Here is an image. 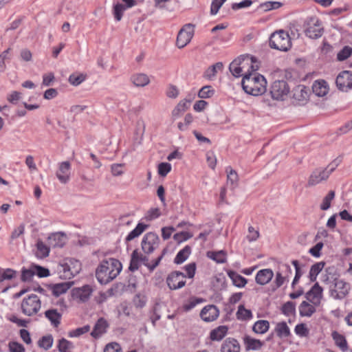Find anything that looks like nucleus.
<instances>
[{
	"mask_svg": "<svg viewBox=\"0 0 352 352\" xmlns=\"http://www.w3.org/2000/svg\"><path fill=\"white\" fill-rule=\"evenodd\" d=\"M122 269V263L118 259L113 258L104 259L96 270V276L100 284L106 285L115 279Z\"/></svg>",
	"mask_w": 352,
	"mask_h": 352,
	"instance_id": "f257e3e1",
	"label": "nucleus"
},
{
	"mask_svg": "<svg viewBox=\"0 0 352 352\" xmlns=\"http://www.w3.org/2000/svg\"><path fill=\"white\" fill-rule=\"evenodd\" d=\"M241 85L247 94L252 96L262 95L267 90V81L264 76L254 72L244 75Z\"/></svg>",
	"mask_w": 352,
	"mask_h": 352,
	"instance_id": "f03ea898",
	"label": "nucleus"
},
{
	"mask_svg": "<svg viewBox=\"0 0 352 352\" xmlns=\"http://www.w3.org/2000/svg\"><path fill=\"white\" fill-rule=\"evenodd\" d=\"M254 57L248 54L241 55L234 59L229 66V69L232 74L235 77L244 76L245 74L250 73V68L252 72H256L258 69L257 65H254Z\"/></svg>",
	"mask_w": 352,
	"mask_h": 352,
	"instance_id": "7ed1b4c3",
	"label": "nucleus"
},
{
	"mask_svg": "<svg viewBox=\"0 0 352 352\" xmlns=\"http://www.w3.org/2000/svg\"><path fill=\"white\" fill-rule=\"evenodd\" d=\"M81 270V263L74 258H67L58 266L57 272L59 278L63 280H69L79 274Z\"/></svg>",
	"mask_w": 352,
	"mask_h": 352,
	"instance_id": "20e7f679",
	"label": "nucleus"
},
{
	"mask_svg": "<svg viewBox=\"0 0 352 352\" xmlns=\"http://www.w3.org/2000/svg\"><path fill=\"white\" fill-rule=\"evenodd\" d=\"M270 46L280 51L287 52L292 47V41L287 32L280 30L272 34Z\"/></svg>",
	"mask_w": 352,
	"mask_h": 352,
	"instance_id": "39448f33",
	"label": "nucleus"
},
{
	"mask_svg": "<svg viewBox=\"0 0 352 352\" xmlns=\"http://www.w3.org/2000/svg\"><path fill=\"white\" fill-rule=\"evenodd\" d=\"M41 308V302L36 294L24 298L21 303L22 313L27 316L36 315Z\"/></svg>",
	"mask_w": 352,
	"mask_h": 352,
	"instance_id": "423d86ee",
	"label": "nucleus"
},
{
	"mask_svg": "<svg viewBox=\"0 0 352 352\" xmlns=\"http://www.w3.org/2000/svg\"><path fill=\"white\" fill-rule=\"evenodd\" d=\"M305 34L310 38L317 39L322 36L324 28L321 21L317 17H310L306 21Z\"/></svg>",
	"mask_w": 352,
	"mask_h": 352,
	"instance_id": "0eeeda50",
	"label": "nucleus"
},
{
	"mask_svg": "<svg viewBox=\"0 0 352 352\" xmlns=\"http://www.w3.org/2000/svg\"><path fill=\"white\" fill-rule=\"evenodd\" d=\"M289 87L285 80L274 81L270 89L272 98L276 100H285L289 93Z\"/></svg>",
	"mask_w": 352,
	"mask_h": 352,
	"instance_id": "6e6552de",
	"label": "nucleus"
},
{
	"mask_svg": "<svg viewBox=\"0 0 352 352\" xmlns=\"http://www.w3.org/2000/svg\"><path fill=\"white\" fill-rule=\"evenodd\" d=\"M310 90L303 85L296 86L291 92L292 102L294 105H304L308 100Z\"/></svg>",
	"mask_w": 352,
	"mask_h": 352,
	"instance_id": "1a4fd4ad",
	"label": "nucleus"
},
{
	"mask_svg": "<svg viewBox=\"0 0 352 352\" xmlns=\"http://www.w3.org/2000/svg\"><path fill=\"white\" fill-rule=\"evenodd\" d=\"M194 25L187 23L179 31L176 40L179 48H183L190 43L194 35Z\"/></svg>",
	"mask_w": 352,
	"mask_h": 352,
	"instance_id": "9d476101",
	"label": "nucleus"
},
{
	"mask_svg": "<svg viewBox=\"0 0 352 352\" xmlns=\"http://www.w3.org/2000/svg\"><path fill=\"white\" fill-rule=\"evenodd\" d=\"M349 283L342 279L336 278L333 283V287L330 289V295L334 299L342 300L349 294Z\"/></svg>",
	"mask_w": 352,
	"mask_h": 352,
	"instance_id": "9b49d317",
	"label": "nucleus"
},
{
	"mask_svg": "<svg viewBox=\"0 0 352 352\" xmlns=\"http://www.w3.org/2000/svg\"><path fill=\"white\" fill-rule=\"evenodd\" d=\"M160 238L154 232L146 233L142 241V249L145 254H150L159 247Z\"/></svg>",
	"mask_w": 352,
	"mask_h": 352,
	"instance_id": "f8f14e48",
	"label": "nucleus"
},
{
	"mask_svg": "<svg viewBox=\"0 0 352 352\" xmlns=\"http://www.w3.org/2000/svg\"><path fill=\"white\" fill-rule=\"evenodd\" d=\"M186 275L181 272L174 271L168 274L166 283L171 290H175L184 287L186 284Z\"/></svg>",
	"mask_w": 352,
	"mask_h": 352,
	"instance_id": "ddd939ff",
	"label": "nucleus"
},
{
	"mask_svg": "<svg viewBox=\"0 0 352 352\" xmlns=\"http://www.w3.org/2000/svg\"><path fill=\"white\" fill-rule=\"evenodd\" d=\"M337 87L342 91L352 89V72L343 71L339 74L336 80Z\"/></svg>",
	"mask_w": 352,
	"mask_h": 352,
	"instance_id": "4468645a",
	"label": "nucleus"
},
{
	"mask_svg": "<svg viewBox=\"0 0 352 352\" xmlns=\"http://www.w3.org/2000/svg\"><path fill=\"white\" fill-rule=\"evenodd\" d=\"M322 292L323 289L318 283H316L311 289L305 294V298L314 305L318 306L322 298Z\"/></svg>",
	"mask_w": 352,
	"mask_h": 352,
	"instance_id": "2eb2a0df",
	"label": "nucleus"
},
{
	"mask_svg": "<svg viewBox=\"0 0 352 352\" xmlns=\"http://www.w3.org/2000/svg\"><path fill=\"white\" fill-rule=\"evenodd\" d=\"M329 177L327 171H325L324 168H316L310 175L307 186L310 187L316 186L320 182L327 180Z\"/></svg>",
	"mask_w": 352,
	"mask_h": 352,
	"instance_id": "dca6fc26",
	"label": "nucleus"
},
{
	"mask_svg": "<svg viewBox=\"0 0 352 352\" xmlns=\"http://www.w3.org/2000/svg\"><path fill=\"white\" fill-rule=\"evenodd\" d=\"M71 164L68 161L63 162L58 164L56 175L61 184H67L70 179Z\"/></svg>",
	"mask_w": 352,
	"mask_h": 352,
	"instance_id": "f3484780",
	"label": "nucleus"
},
{
	"mask_svg": "<svg viewBox=\"0 0 352 352\" xmlns=\"http://www.w3.org/2000/svg\"><path fill=\"white\" fill-rule=\"evenodd\" d=\"M219 316V310L217 306L209 305L205 306L200 312V317L205 322H212Z\"/></svg>",
	"mask_w": 352,
	"mask_h": 352,
	"instance_id": "a211bd4d",
	"label": "nucleus"
},
{
	"mask_svg": "<svg viewBox=\"0 0 352 352\" xmlns=\"http://www.w3.org/2000/svg\"><path fill=\"white\" fill-rule=\"evenodd\" d=\"M220 351L221 352H240L241 346L237 340L228 338L223 342Z\"/></svg>",
	"mask_w": 352,
	"mask_h": 352,
	"instance_id": "6ab92c4d",
	"label": "nucleus"
},
{
	"mask_svg": "<svg viewBox=\"0 0 352 352\" xmlns=\"http://www.w3.org/2000/svg\"><path fill=\"white\" fill-rule=\"evenodd\" d=\"M328 83L322 79L314 81L312 85V91L316 96L323 97L329 92Z\"/></svg>",
	"mask_w": 352,
	"mask_h": 352,
	"instance_id": "aec40b11",
	"label": "nucleus"
},
{
	"mask_svg": "<svg viewBox=\"0 0 352 352\" xmlns=\"http://www.w3.org/2000/svg\"><path fill=\"white\" fill-rule=\"evenodd\" d=\"M273 276L274 272L271 269H263L257 272L255 280L257 284L265 285L272 279Z\"/></svg>",
	"mask_w": 352,
	"mask_h": 352,
	"instance_id": "412c9836",
	"label": "nucleus"
},
{
	"mask_svg": "<svg viewBox=\"0 0 352 352\" xmlns=\"http://www.w3.org/2000/svg\"><path fill=\"white\" fill-rule=\"evenodd\" d=\"M108 327L107 321L104 318H99L94 327L91 336L94 338H100L107 331Z\"/></svg>",
	"mask_w": 352,
	"mask_h": 352,
	"instance_id": "4be33fe9",
	"label": "nucleus"
},
{
	"mask_svg": "<svg viewBox=\"0 0 352 352\" xmlns=\"http://www.w3.org/2000/svg\"><path fill=\"white\" fill-rule=\"evenodd\" d=\"M65 235L62 232H56L52 234L47 238V243L49 245L53 248H62L65 243Z\"/></svg>",
	"mask_w": 352,
	"mask_h": 352,
	"instance_id": "5701e85b",
	"label": "nucleus"
},
{
	"mask_svg": "<svg viewBox=\"0 0 352 352\" xmlns=\"http://www.w3.org/2000/svg\"><path fill=\"white\" fill-rule=\"evenodd\" d=\"M92 293V289L88 285H84L80 288H76L73 291V295L77 298H79L80 301H87Z\"/></svg>",
	"mask_w": 352,
	"mask_h": 352,
	"instance_id": "b1692460",
	"label": "nucleus"
},
{
	"mask_svg": "<svg viewBox=\"0 0 352 352\" xmlns=\"http://www.w3.org/2000/svg\"><path fill=\"white\" fill-rule=\"evenodd\" d=\"M73 285V282H64L50 285L52 294L58 297L60 295L66 293Z\"/></svg>",
	"mask_w": 352,
	"mask_h": 352,
	"instance_id": "393cba45",
	"label": "nucleus"
},
{
	"mask_svg": "<svg viewBox=\"0 0 352 352\" xmlns=\"http://www.w3.org/2000/svg\"><path fill=\"white\" fill-rule=\"evenodd\" d=\"M243 341L245 345L246 351L258 350L263 345V342H261L260 340L252 338L249 336H245L243 338Z\"/></svg>",
	"mask_w": 352,
	"mask_h": 352,
	"instance_id": "a878e982",
	"label": "nucleus"
},
{
	"mask_svg": "<svg viewBox=\"0 0 352 352\" xmlns=\"http://www.w3.org/2000/svg\"><path fill=\"white\" fill-rule=\"evenodd\" d=\"M45 316L51 322L52 324L57 327L60 324L62 315L57 309H50L45 312Z\"/></svg>",
	"mask_w": 352,
	"mask_h": 352,
	"instance_id": "bb28decb",
	"label": "nucleus"
},
{
	"mask_svg": "<svg viewBox=\"0 0 352 352\" xmlns=\"http://www.w3.org/2000/svg\"><path fill=\"white\" fill-rule=\"evenodd\" d=\"M148 227V226L146 224L138 223L135 229L130 232L126 236L125 241L127 243L138 237L146 230Z\"/></svg>",
	"mask_w": 352,
	"mask_h": 352,
	"instance_id": "cd10ccee",
	"label": "nucleus"
},
{
	"mask_svg": "<svg viewBox=\"0 0 352 352\" xmlns=\"http://www.w3.org/2000/svg\"><path fill=\"white\" fill-rule=\"evenodd\" d=\"M228 330L227 326H219L210 331V338L214 341H219L226 336Z\"/></svg>",
	"mask_w": 352,
	"mask_h": 352,
	"instance_id": "c85d7f7f",
	"label": "nucleus"
},
{
	"mask_svg": "<svg viewBox=\"0 0 352 352\" xmlns=\"http://www.w3.org/2000/svg\"><path fill=\"white\" fill-rule=\"evenodd\" d=\"M274 331L280 338H287L291 335L290 329L285 322H278Z\"/></svg>",
	"mask_w": 352,
	"mask_h": 352,
	"instance_id": "c756f323",
	"label": "nucleus"
},
{
	"mask_svg": "<svg viewBox=\"0 0 352 352\" xmlns=\"http://www.w3.org/2000/svg\"><path fill=\"white\" fill-rule=\"evenodd\" d=\"M299 314L301 316L310 317L316 312V308L307 301H302L299 305Z\"/></svg>",
	"mask_w": 352,
	"mask_h": 352,
	"instance_id": "7c9ffc66",
	"label": "nucleus"
},
{
	"mask_svg": "<svg viewBox=\"0 0 352 352\" xmlns=\"http://www.w3.org/2000/svg\"><path fill=\"white\" fill-rule=\"evenodd\" d=\"M270 329V322L265 320H259L256 321L253 327L252 331L257 334H263Z\"/></svg>",
	"mask_w": 352,
	"mask_h": 352,
	"instance_id": "2f4dec72",
	"label": "nucleus"
},
{
	"mask_svg": "<svg viewBox=\"0 0 352 352\" xmlns=\"http://www.w3.org/2000/svg\"><path fill=\"white\" fill-rule=\"evenodd\" d=\"M131 80L136 87H144L147 85L150 82L148 77L144 74H138L133 75L131 77Z\"/></svg>",
	"mask_w": 352,
	"mask_h": 352,
	"instance_id": "473e14b6",
	"label": "nucleus"
},
{
	"mask_svg": "<svg viewBox=\"0 0 352 352\" xmlns=\"http://www.w3.org/2000/svg\"><path fill=\"white\" fill-rule=\"evenodd\" d=\"M233 284L237 287H243L247 283V279L234 271L228 273Z\"/></svg>",
	"mask_w": 352,
	"mask_h": 352,
	"instance_id": "72a5a7b5",
	"label": "nucleus"
},
{
	"mask_svg": "<svg viewBox=\"0 0 352 352\" xmlns=\"http://www.w3.org/2000/svg\"><path fill=\"white\" fill-rule=\"evenodd\" d=\"M191 253V248L189 245H186L182 250H181L176 255L174 263L176 264H182L184 263L189 256Z\"/></svg>",
	"mask_w": 352,
	"mask_h": 352,
	"instance_id": "f704fd0d",
	"label": "nucleus"
},
{
	"mask_svg": "<svg viewBox=\"0 0 352 352\" xmlns=\"http://www.w3.org/2000/svg\"><path fill=\"white\" fill-rule=\"evenodd\" d=\"M223 65L221 62H218L209 67L204 73V77L208 79H212L218 71L222 70Z\"/></svg>",
	"mask_w": 352,
	"mask_h": 352,
	"instance_id": "c9c22d12",
	"label": "nucleus"
},
{
	"mask_svg": "<svg viewBox=\"0 0 352 352\" xmlns=\"http://www.w3.org/2000/svg\"><path fill=\"white\" fill-rule=\"evenodd\" d=\"M236 315L240 320H248L253 317L251 310L245 309L243 305L239 306Z\"/></svg>",
	"mask_w": 352,
	"mask_h": 352,
	"instance_id": "e433bc0d",
	"label": "nucleus"
},
{
	"mask_svg": "<svg viewBox=\"0 0 352 352\" xmlns=\"http://www.w3.org/2000/svg\"><path fill=\"white\" fill-rule=\"evenodd\" d=\"M324 266V262H318L314 264L309 270V278L311 282H314L316 280L317 276L322 271Z\"/></svg>",
	"mask_w": 352,
	"mask_h": 352,
	"instance_id": "4c0bfd02",
	"label": "nucleus"
},
{
	"mask_svg": "<svg viewBox=\"0 0 352 352\" xmlns=\"http://www.w3.org/2000/svg\"><path fill=\"white\" fill-rule=\"evenodd\" d=\"M207 256L217 263H223L226 261V253L223 250L218 252L209 251L207 252Z\"/></svg>",
	"mask_w": 352,
	"mask_h": 352,
	"instance_id": "58836bf2",
	"label": "nucleus"
},
{
	"mask_svg": "<svg viewBox=\"0 0 352 352\" xmlns=\"http://www.w3.org/2000/svg\"><path fill=\"white\" fill-rule=\"evenodd\" d=\"M227 173V183L230 184L234 188L238 184L239 177L236 172L233 170L230 166L226 168Z\"/></svg>",
	"mask_w": 352,
	"mask_h": 352,
	"instance_id": "ea45409f",
	"label": "nucleus"
},
{
	"mask_svg": "<svg viewBox=\"0 0 352 352\" xmlns=\"http://www.w3.org/2000/svg\"><path fill=\"white\" fill-rule=\"evenodd\" d=\"M282 5V3L279 1H266L261 3L258 7V10H261L263 12H267L272 10L278 9L281 7Z\"/></svg>",
	"mask_w": 352,
	"mask_h": 352,
	"instance_id": "a19ab883",
	"label": "nucleus"
},
{
	"mask_svg": "<svg viewBox=\"0 0 352 352\" xmlns=\"http://www.w3.org/2000/svg\"><path fill=\"white\" fill-rule=\"evenodd\" d=\"M59 352H72L74 348L73 343L65 338H61L58 340L57 346Z\"/></svg>",
	"mask_w": 352,
	"mask_h": 352,
	"instance_id": "79ce46f5",
	"label": "nucleus"
},
{
	"mask_svg": "<svg viewBox=\"0 0 352 352\" xmlns=\"http://www.w3.org/2000/svg\"><path fill=\"white\" fill-rule=\"evenodd\" d=\"M37 256L45 258L48 256L50 253V248L42 241L38 240L36 243Z\"/></svg>",
	"mask_w": 352,
	"mask_h": 352,
	"instance_id": "37998d69",
	"label": "nucleus"
},
{
	"mask_svg": "<svg viewBox=\"0 0 352 352\" xmlns=\"http://www.w3.org/2000/svg\"><path fill=\"white\" fill-rule=\"evenodd\" d=\"M281 311L284 315L287 316L295 314L296 303L292 301H287V302L283 305L281 307Z\"/></svg>",
	"mask_w": 352,
	"mask_h": 352,
	"instance_id": "c03bdc74",
	"label": "nucleus"
},
{
	"mask_svg": "<svg viewBox=\"0 0 352 352\" xmlns=\"http://www.w3.org/2000/svg\"><path fill=\"white\" fill-rule=\"evenodd\" d=\"M333 339L336 342V344L340 348V349L343 351H346L347 350V342L345 338L337 332H334L333 333Z\"/></svg>",
	"mask_w": 352,
	"mask_h": 352,
	"instance_id": "a18cd8bd",
	"label": "nucleus"
},
{
	"mask_svg": "<svg viewBox=\"0 0 352 352\" xmlns=\"http://www.w3.org/2000/svg\"><path fill=\"white\" fill-rule=\"evenodd\" d=\"M335 197V192L330 190L328 194L323 198L322 202L320 204V209L322 210H327L331 207V202Z\"/></svg>",
	"mask_w": 352,
	"mask_h": 352,
	"instance_id": "49530a36",
	"label": "nucleus"
},
{
	"mask_svg": "<svg viewBox=\"0 0 352 352\" xmlns=\"http://www.w3.org/2000/svg\"><path fill=\"white\" fill-rule=\"evenodd\" d=\"M53 337L52 335L43 336L38 341V346L45 350L49 349L53 344Z\"/></svg>",
	"mask_w": 352,
	"mask_h": 352,
	"instance_id": "de8ad7c7",
	"label": "nucleus"
},
{
	"mask_svg": "<svg viewBox=\"0 0 352 352\" xmlns=\"http://www.w3.org/2000/svg\"><path fill=\"white\" fill-rule=\"evenodd\" d=\"M86 78V76L83 74H72L69 77V82L70 84L74 86L79 85L81 82H82Z\"/></svg>",
	"mask_w": 352,
	"mask_h": 352,
	"instance_id": "09e8293b",
	"label": "nucleus"
},
{
	"mask_svg": "<svg viewBox=\"0 0 352 352\" xmlns=\"http://www.w3.org/2000/svg\"><path fill=\"white\" fill-rule=\"evenodd\" d=\"M125 10L126 7L123 4L119 3L113 6V14L117 21H120L122 19L123 12Z\"/></svg>",
	"mask_w": 352,
	"mask_h": 352,
	"instance_id": "8fccbe9b",
	"label": "nucleus"
},
{
	"mask_svg": "<svg viewBox=\"0 0 352 352\" xmlns=\"http://www.w3.org/2000/svg\"><path fill=\"white\" fill-rule=\"evenodd\" d=\"M352 54V47L344 46L337 54V59L340 61L347 59Z\"/></svg>",
	"mask_w": 352,
	"mask_h": 352,
	"instance_id": "3c124183",
	"label": "nucleus"
},
{
	"mask_svg": "<svg viewBox=\"0 0 352 352\" xmlns=\"http://www.w3.org/2000/svg\"><path fill=\"white\" fill-rule=\"evenodd\" d=\"M146 297L141 294H137L133 298V303L138 309H142L146 305Z\"/></svg>",
	"mask_w": 352,
	"mask_h": 352,
	"instance_id": "603ef678",
	"label": "nucleus"
},
{
	"mask_svg": "<svg viewBox=\"0 0 352 352\" xmlns=\"http://www.w3.org/2000/svg\"><path fill=\"white\" fill-rule=\"evenodd\" d=\"M214 89H212L211 86L207 85L203 87L198 93V96L200 98H208L213 96Z\"/></svg>",
	"mask_w": 352,
	"mask_h": 352,
	"instance_id": "864d4df0",
	"label": "nucleus"
},
{
	"mask_svg": "<svg viewBox=\"0 0 352 352\" xmlns=\"http://www.w3.org/2000/svg\"><path fill=\"white\" fill-rule=\"evenodd\" d=\"M171 170V165L167 162H162L158 164V174L161 177H166Z\"/></svg>",
	"mask_w": 352,
	"mask_h": 352,
	"instance_id": "5fc2aeb1",
	"label": "nucleus"
},
{
	"mask_svg": "<svg viewBox=\"0 0 352 352\" xmlns=\"http://www.w3.org/2000/svg\"><path fill=\"white\" fill-rule=\"evenodd\" d=\"M32 268L34 270L35 274L40 278H44L50 276V270L47 268L36 265H33Z\"/></svg>",
	"mask_w": 352,
	"mask_h": 352,
	"instance_id": "6e6d98bb",
	"label": "nucleus"
},
{
	"mask_svg": "<svg viewBox=\"0 0 352 352\" xmlns=\"http://www.w3.org/2000/svg\"><path fill=\"white\" fill-rule=\"evenodd\" d=\"M342 157H338L333 160L324 169L325 171H327L329 176L336 170V168L342 162Z\"/></svg>",
	"mask_w": 352,
	"mask_h": 352,
	"instance_id": "4d7b16f0",
	"label": "nucleus"
},
{
	"mask_svg": "<svg viewBox=\"0 0 352 352\" xmlns=\"http://www.w3.org/2000/svg\"><path fill=\"white\" fill-rule=\"evenodd\" d=\"M192 236L191 234L188 232H180L173 235V239L178 243L185 241Z\"/></svg>",
	"mask_w": 352,
	"mask_h": 352,
	"instance_id": "13d9d810",
	"label": "nucleus"
},
{
	"mask_svg": "<svg viewBox=\"0 0 352 352\" xmlns=\"http://www.w3.org/2000/svg\"><path fill=\"white\" fill-rule=\"evenodd\" d=\"M90 329V327L89 325H85L82 327L77 328L74 330H72L69 332V336L72 337H78L85 333H87Z\"/></svg>",
	"mask_w": 352,
	"mask_h": 352,
	"instance_id": "bf43d9fd",
	"label": "nucleus"
},
{
	"mask_svg": "<svg viewBox=\"0 0 352 352\" xmlns=\"http://www.w3.org/2000/svg\"><path fill=\"white\" fill-rule=\"evenodd\" d=\"M295 333L300 337H306L309 334V329L304 323H300L295 327Z\"/></svg>",
	"mask_w": 352,
	"mask_h": 352,
	"instance_id": "052dcab7",
	"label": "nucleus"
},
{
	"mask_svg": "<svg viewBox=\"0 0 352 352\" xmlns=\"http://www.w3.org/2000/svg\"><path fill=\"white\" fill-rule=\"evenodd\" d=\"M35 275L34 270L32 266L30 269H23L21 273V280L23 282L31 280L32 278Z\"/></svg>",
	"mask_w": 352,
	"mask_h": 352,
	"instance_id": "680f3d73",
	"label": "nucleus"
},
{
	"mask_svg": "<svg viewBox=\"0 0 352 352\" xmlns=\"http://www.w3.org/2000/svg\"><path fill=\"white\" fill-rule=\"evenodd\" d=\"M226 0H213L210 7V14L215 15Z\"/></svg>",
	"mask_w": 352,
	"mask_h": 352,
	"instance_id": "e2e57ef3",
	"label": "nucleus"
},
{
	"mask_svg": "<svg viewBox=\"0 0 352 352\" xmlns=\"http://www.w3.org/2000/svg\"><path fill=\"white\" fill-rule=\"evenodd\" d=\"M203 301H204V300L202 298H191L188 303L184 305L183 308H184V311H188L191 310L192 309H193L197 304H199Z\"/></svg>",
	"mask_w": 352,
	"mask_h": 352,
	"instance_id": "0e129e2a",
	"label": "nucleus"
},
{
	"mask_svg": "<svg viewBox=\"0 0 352 352\" xmlns=\"http://www.w3.org/2000/svg\"><path fill=\"white\" fill-rule=\"evenodd\" d=\"M104 352H122V349L118 343L111 342L105 346Z\"/></svg>",
	"mask_w": 352,
	"mask_h": 352,
	"instance_id": "69168bd1",
	"label": "nucleus"
},
{
	"mask_svg": "<svg viewBox=\"0 0 352 352\" xmlns=\"http://www.w3.org/2000/svg\"><path fill=\"white\" fill-rule=\"evenodd\" d=\"M206 160H207L208 166L214 170L216 166V164H217V158L213 152H212V151L207 152Z\"/></svg>",
	"mask_w": 352,
	"mask_h": 352,
	"instance_id": "338daca9",
	"label": "nucleus"
},
{
	"mask_svg": "<svg viewBox=\"0 0 352 352\" xmlns=\"http://www.w3.org/2000/svg\"><path fill=\"white\" fill-rule=\"evenodd\" d=\"M323 243L319 242L314 247L309 249V252L314 257H319L320 256V251L323 247Z\"/></svg>",
	"mask_w": 352,
	"mask_h": 352,
	"instance_id": "774afa93",
	"label": "nucleus"
}]
</instances>
